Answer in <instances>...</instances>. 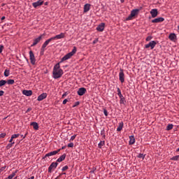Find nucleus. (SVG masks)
Wrapping results in <instances>:
<instances>
[{
    "label": "nucleus",
    "instance_id": "nucleus-1",
    "mask_svg": "<svg viewBox=\"0 0 179 179\" xmlns=\"http://www.w3.org/2000/svg\"><path fill=\"white\" fill-rule=\"evenodd\" d=\"M65 37V34L61 33L59 35H56L55 36H53L48 40H46L44 43L42 45V47L41 48V55H44V52L45 51V47L52 41V40H60V38H64Z\"/></svg>",
    "mask_w": 179,
    "mask_h": 179
},
{
    "label": "nucleus",
    "instance_id": "nucleus-2",
    "mask_svg": "<svg viewBox=\"0 0 179 179\" xmlns=\"http://www.w3.org/2000/svg\"><path fill=\"white\" fill-rule=\"evenodd\" d=\"M52 75L54 79H59L64 75V71L60 69L59 63H57L53 69Z\"/></svg>",
    "mask_w": 179,
    "mask_h": 179
},
{
    "label": "nucleus",
    "instance_id": "nucleus-3",
    "mask_svg": "<svg viewBox=\"0 0 179 179\" xmlns=\"http://www.w3.org/2000/svg\"><path fill=\"white\" fill-rule=\"evenodd\" d=\"M76 47L74 46L71 52L66 54L64 57L62 58L60 63L71 59L72 57H73V55H75V54H76Z\"/></svg>",
    "mask_w": 179,
    "mask_h": 179
},
{
    "label": "nucleus",
    "instance_id": "nucleus-4",
    "mask_svg": "<svg viewBox=\"0 0 179 179\" xmlns=\"http://www.w3.org/2000/svg\"><path fill=\"white\" fill-rule=\"evenodd\" d=\"M59 152H61V149H59L57 150H55V151H52L49 153H47L43 157V159H47V157H50V156H55V155H57V153H59Z\"/></svg>",
    "mask_w": 179,
    "mask_h": 179
},
{
    "label": "nucleus",
    "instance_id": "nucleus-5",
    "mask_svg": "<svg viewBox=\"0 0 179 179\" xmlns=\"http://www.w3.org/2000/svg\"><path fill=\"white\" fill-rule=\"evenodd\" d=\"M29 59L32 65L36 64V57H34V53L31 50L29 51Z\"/></svg>",
    "mask_w": 179,
    "mask_h": 179
},
{
    "label": "nucleus",
    "instance_id": "nucleus-6",
    "mask_svg": "<svg viewBox=\"0 0 179 179\" xmlns=\"http://www.w3.org/2000/svg\"><path fill=\"white\" fill-rule=\"evenodd\" d=\"M156 44H157V43H156V41H152L148 44H146L145 45V48H151V50H153V48H155V47H156Z\"/></svg>",
    "mask_w": 179,
    "mask_h": 179
},
{
    "label": "nucleus",
    "instance_id": "nucleus-7",
    "mask_svg": "<svg viewBox=\"0 0 179 179\" xmlns=\"http://www.w3.org/2000/svg\"><path fill=\"white\" fill-rule=\"evenodd\" d=\"M139 12L138 9H134L131 10L130 15L128 17L127 20H131L132 17L136 16L138 15V13Z\"/></svg>",
    "mask_w": 179,
    "mask_h": 179
},
{
    "label": "nucleus",
    "instance_id": "nucleus-8",
    "mask_svg": "<svg viewBox=\"0 0 179 179\" xmlns=\"http://www.w3.org/2000/svg\"><path fill=\"white\" fill-rule=\"evenodd\" d=\"M119 80H120L121 83H124L125 82V75L124 74V71L120 69V72L119 73Z\"/></svg>",
    "mask_w": 179,
    "mask_h": 179
},
{
    "label": "nucleus",
    "instance_id": "nucleus-9",
    "mask_svg": "<svg viewBox=\"0 0 179 179\" xmlns=\"http://www.w3.org/2000/svg\"><path fill=\"white\" fill-rule=\"evenodd\" d=\"M44 3V1L43 0H38L36 2L32 3V6L34 8H38V6H41Z\"/></svg>",
    "mask_w": 179,
    "mask_h": 179
},
{
    "label": "nucleus",
    "instance_id": "nucleus-10",
    "mask_svg": "<svg viewBox=\"0 0 179 179\" xmlns=\"http://www.w3.org/2000/svg\"><path fill=\"white\" fill-rule=\"evenodd\" d=\"M43 38V35H41L40 36H38V38L34 39V43L33 44L31 45V47H34V45H37V44H38V43L40 41H41V39Z\"/></svg>",
    "mask_w": 179,
    "mask_h": 179
},
{
    "label": "nucleus",
    "instance_id": "nucleus-11",
    "mask_svg": "<svg viewBox=\"0 0 179 179\" xmlns=\"http://www.w3.org/2000/svg\"><path fill=\"white\" fill-rule=\"evenodd\" d=\"M57 166H58L57 162H52L48 168V173H51V171H52V169H57Z\"/></svg>",
    "mask_w": 179,
    "mask_h": 179
},
{
    "label": "nucleus",
    "instance_id": "nucleus-12",
    "mask_svg": "<svg viewBox=\"0 0 179 179\" xmlns=\"http://www.w3.org/2000/svg\"><path fill=\"white\" fill-rule=\"evenodd\" d=\"M151 22L152 23H162V22H164V18L162 17H159L152 20Z\"/></svg>",
    "mask_w": 179,
    "mask_h": 179
},
{
    "label": "nucleus",
    "instance_id": "nucleus-13",
    "mask_svg": "<svg viewBox=\"0 0 179 179\" xmlns=\"http://www.w3.org/2000/svg\"><path fill=\"white\" fill-rule=\"evenodd\" d=\"M152 17H156L157 16V15H159V12L157 11V9L154 8L152 9L150 12Z\"/></svg>",
    "mask_w": 179,
    "mask_h": 179
},
{
    "label": "nucleus",
    "instance_id": "nucleus-14",
    "mask_svg": "<svg viewBox=\"0 0 179 179\" xmlns=\"http://www.w3.org/2000/svg\"><path fill=\"white\" fill-rule=\"evenodd\" d=\"M87 90L85 87H81L78 89V91L77 92L78 96H83L86 93Z\"/></svg>",
    "mask_w": 179,
    "mask_h": 179
},
{
    "label": "nucleus",
    "instance_id": "nucleus-15",
    "mask_svg": "<svg viewBox=\"0 0 179 179\" xmlns=\"http://www.w3.org/2000/svg\"><path fill=\"white\" fill-rule=\"evenodd\" d=\"M44 99H47V93H43L38 96V101H43Z\"/></svg>",
    "mask_w": 179,
    "mask_h": 179
},
{
    "label": "nucleus",
    "instance_id": "nucleus-16",
    "mask_svg": "<svg viewBox=\"0 0 179 179\" xmlns=\"http://www.w3.org/2000/svg\"><path fill=\"white\" fill-rule=\"evenodd\" d=\"M106 26V24L101 23L98 27H96L97 31H103L104 30V27Z\"/></svg>",
    "mask_w": 179,
    "mask_h": 179
},
{
    "label": "nucleus",
    "instance_id": "nucleus-17",
    "mask_svg": "<svg viewBox=\"0 0 179 179\" xmlns=\"http://www.w3.org/2000/svg\"><path fill=\"white\" fill-rule=\"evenodd\" d=\"M22 94H24V96H31V94H33V91L31 90H24L22 91Z\"/></svg>",
    "mask_w": 179,
    "mask_h": 179
},
{
    "label": "nucleus",
    "instance_id": "nucleus-18",
    "mask_svg": "<svg viewBox=\"0 0 179 179\" xmlns=\"http://www.w3.org/2000/svg\"><path fill=\"white\" fill-rule=\"evenodd\" d=\"M169 40H171V41H176V40L177 39V36L176 35V34H171L169 36Z\"/></svg>",
    "mask_w": 179,
    "mask_h": 179
},
{
    "label": "nucleus",
    "instance_id": "nucleus-19",
    "mask_svg": "<svg viewBox=\"0 0 179 179\" xmlns=\"http://www.w3.org/2000/svg\"><path fill=\"white\" fill-rule=\"evenodd\" d=\"M66 157V154H63L62 156L59 157V159H57V162L58 163H61V162H64V160H65Z\"/></svg>",
    "mask_w": 179,
    "mask_h": 179
},
{
    "label": "nucleus",
    "instance_id": "nucleus-20",
    "mask_svg": "<svg viewBox=\"0 0 179 179\" xmlns=\"http://www.w3.org/2000/svg\"><path fill=\"white\" fill-rule=\"evenodd\" d=\"M31 126L33 127L35 131H38V124L36 122H33L31 123Z\"/></svg>",
    "mask_w": 179,
    "mask_h": 179
},
{
    "label": "nucleus",
    "instance_id": "nucleus-21",
    "mask_svg": "<svg viewBox=\"0 0 179 179\" xmlns=\"http://www.w3.org/2000/svg\"><path fill=\"white\" fill-rule=\"evenodd\" d=\"M90 10V4L87 3L84 6V12L86 13V12H89Z\"/></svg>",
    "mask_w": 179,
    "mask_h": 179
},
{
    "label": "nucleus",
    "instance_id": "nucleus-22",
    "mask_svg": "<svg viewBox=\"0 0 179 179\" xmlns=\"http://www.w3.org/2000/svg\"><path fill=\"white\" fill-rule=\"evenodd\" d=\"M124 127V122H121L119 123V125L117 127V131L120 132V131H122V128Z\"/></svg>",
    "mask_w": 179,
    "mask_h": 179
},
{
    "label": "nucleus",
    "instance_id": "nucleus-23",
    "mask_svg": "<svg viewBox=\"0 0 179 179\" xmlns=\"http://www.w3.org/2000/svg\"><path fill=\"white\" fill-rule=\"evenodd\" d=\"M129 145H134V143H135V137H134V136H129Z\"/></svg>",
    "mask_w": 179,
    "mask_h": 179
},
{
    "label": "nucleus",
    "instance_id": "nucleus-24",
    "mask_svg": "<svg viewBox=\"0 0 179 179\" xmlns=\"http://www.w3.org/2000/svg\"><path fill=\"white\" fill-rule=\"evenodd\" d=\"M120 99V104H124L125 103V98L124 97L123 95H120V96H119Z\"/></svg>",
    "mask_w": 179,
    "mask_h": 179
},
{
    "label": "nucleus",
    "instance_id": "nucleus-25",
    "mask_svg": "<svg viewBox=\"0 0 179 179\" xmlns=\"http://www.w3.org/2000/svg\"><path fill=\"white\" fill-rule=\"evenodd\" d=\"M9 75H10V71H9V69H6L4 71V76H6V78H8V76H9Z\"/></svg>",
    "mask_w": 179,
    "mask_h": 179
},
{
    "label": "nucleus",
    "instance_id": "nucleus-26",
    "mask_svg": "<svg viewBox=\"0 0 179 179\" xmlns=\"http://www.w3.org/2000/svg\"><path fill=\"white\" fill-rule=\"evenodd\" d=\"M17 173V171L15 172H13L11 175L8 176V179H12L15 176H16V173Z\"/></svg>",
    "mask_w": 179,
    "mask_h": 179
},
{
    "label": "nucleus",
    "instance_id": "nucleus-27",
    "mask_svg": "<svg viewBox=\"0 0 179 179\" xmlns=\"http://www.w3.org/2000/svg\"><path fill=\"white\" fill-rule=\"evenodd\" d=\"M6 84V80H0V87H2V86H5Z\"/></svg>",
    "mask_w": 179,
    "mask_h": 179
},
{
    "label": "nucleus",
    "instance_id": "nucleus-28",
    "mask_svg": "<svg viewBox=\"0 0 179 179\" xmlns=\"http://www.w3.org/2000/svg\"><path fill=\"white\" fill-rule=\"evenodd\" d=\"M6 83H8V85H14L15 84V80H12V79L8 80L6 81Z\"/></svg>",
    "mask_w": 179,
    "mask_h": 179
},
{
    "label": "nucleus",
    "instance_id": "nucleus-29",
    "mask_svg": "<svg viewBox=\"0 0 179 179\" xmlns=\"http://www.w3.org/2000/svg\"><path fill=\"white\" fill-rule=\"evenodd\" d=\"M173 124H168V126L166 127V131H171V129H173Z\"/></svg>",
    "mask_w": 179,
    "mask_h": 179
},
{
    "label": "nucleus",
    "instance_id": "nucleus-30",
    "mask_svg": "<svg viewBox=\"0 0 179 179\" xmlns=\"http://www.w3.org/2000/svg\"><path fill=\"white\" fill-rule=\"evenodd\" d=\"M104 145H105V142H104V141H101V142L98 144V146H99V148L100 149H101V147H102V146H104Z\"/></svg>",
    "mask_w": 179,
    "mask_h": 179
},
{
    "label": "nucleus",
    "instance_id": "nucleus-31",
    "mask_svg": "<svg viewBox=\"0 0 179 179\" xmlns=\"http://www.w3.org/2000/svg\"><path fill=\"white\" fill-rule=\"evenodd\" d=\"M171 160H173L175 162H177V160H179V155H176L171 158Z\"/></svg>",
    "mask_w": 179,
    "mask_h": 179
},
{
    "label": "nucleus",
    "instance_id": "nucleus-32",
    "mask_svg": "<svg viewBox=\"0 0 179 179\" xmlns=\"http://www.w3.org/2000/svg\"><path fill=\"white\" fill-rule=\"evenodd\" d=\"M13 145H15V142L8 144V145L6 146V149H10V148H12V146H13Z\"/></svg>",
    "mask_w": 179,
    "mask_h": 179
},
{
    "label": "nucleus",
    "instance_id": "nucleus-33",
    "mask_svg": "<svg viewBox=\"0 0 179 179\" xmlns=\"http://www.w3.org/2000/svg\"><path fill=\"white\" fill-rule=\"evenodd\" d=\"M137 157H138L139 159H145V155L143 154H139Z\"/></svg>",
    "mask_w": 179,
    "mask_h": 179
},
{
    "label": "nucleus",
    "instance_id": "nucleus-34",
    "mask_svg": "<svg viewBox=\"0 0 179 179\" xmlns=\"http://www.w3.org/2000/svg\"><path fill=\"white\" fill-rule=\"evenodd\" d=\"M19 136H20V134H13V136H12V138H19Z\"/></svg>",
    "mask_w": 179,
    "mask_h": 179
},
{
    "label": "nucleus",
    "instance_id": "nucleus-35",
    "mask_svg": "<svg viewBox=\"0 0 179 179\" xmlns=\"http://www.w3.org/2000/svg\"><path fill=\"white\" fill-rule=\"evenodd\" d=\"M80 103L79 101H77L75 103V104L73 106V108H75V107H78Z\"/></svg>",
    "mask_w": 179,
    "mask_h": 179
},
{
    "label": "nucleus",
    "instance_id": "nucleus-36",
    "mask_svg": "<svg viewBox=\"0 0 179 179\" xmlns=\"http://www.w3.org/2000/svg\"><path fill=\"white\" fill-rule=\"evenodd\" d=\"M117 95L119 96H122V94H121V90H120V88H117Z\"/></svg>",
    "mask_w": 179,
    "mask_h": 179
},
{
    "label": "nucleus",
    "instance_id": "nucleus-37",
    "mask_svg": "<svg viewBox=\"0 0 179 179\" xmlns=\"http://www.w3.org/2000/svg\"><path fill=\"white\" fill-rule=\"evenodd\" d=\"M152 36H148L147 38H146V41H150V40H152Z\"/></svg>",
    "mask_w": 179,
    "mask_h": 179
},
{
    "label": "nucleus",
    "instance_id": "nucleus-38",
    "mask_svg": "<svg viewBox=\"0 0 179 179\" xmlns=\"http://www.w3.org/2000/svg\"><path fill=\"white\" fill-rule=\"evenodd\" d=\"M68 169H69L68 166H64V167L62 169V171H65L66 170H68Z\"/></svg>",
    "mask_w": 179,
    "mask_h": 179
},
{
    "label": "nucleus",
    "instance_id": "nucleus-39",
    "mask_svg": "<svg viewBox=\"0 0 179 179\" xmlns=\"http://www.w3.org/2000/svg\"><path fill=\"white\" fill-rule=\"evenodd\" d=\"M103 114H104V115H106V117H107V115H108V112H107V110L104 109Z\"/></svg>",
    "mask_w": 179,
    "mask_h": 179
},
{
    "label": "nucleus",
    "instance_id": "nucleus-40",
    "mask_svg": "<svg viewBox=\"0 0 179 179\" xmlns=\"http://www.w3.org/2000/svg\"><path fill=\"white\" fill-rule=\"evenodd\" d=\"M5 136H6V134H5V133H3V134H0V138H5Z\"/></svg>",
    "mask_w": 179,
    "mask_h": 179
},
{
    "label": "nucleus",
    "instance_id": "nucleus-41",
    "mask_svg": "<svg viewBox=\"0 0 179 179\" xmlns=\"http://www.w3.org/2000/svg\"><path fill=\"white\" fill-rule=\"evenodd\" d=\"M68 148H73V143H70L68 144Z\"/></svg>",
    "mask_w": 179,
    "mask_h": 179
},
{
    "label": "nucleus",
    "instance_id": "nucleus-42",
    "mask_svg": "<svg viewBox=\"0 0 179 179\" xmlns=\"http://www.w3.org/2000/svg\"><path fill=\"white\" fill-rule=\"evenodd\" d=\"M101 135H102L103 138H106V134H104V129L101 131Z\"/></svg>",
    "mask_w": 179,
    "mask_h": 179
},
{
    "label": "nucleus",
    "instance_id": "nucleus-43",
    "mask_svg": "<svg viewBox=\"0 0 179 179\" xmlns=\"http://www.w3.org/2000/svg\"><path fill=\"white\" fill-rule=\"evenodd\" d=\"M75 138H76V135H74V136H72L70 138V141H74L75 140Z\"/></svg>",
    "mask_w": 179,
    "mask_h": 179
},
{
    "label": "nucleus",
    "instance_id": "nucleus-44",
    "mask_svg": "<svg viewBox=\"0 0 179 179\" xmlns=\"http://www.w3.org/2000/svg\"><path fill=\"white\" fill-rule=\"evenodd\" d=\"M3 51V45H0V54Z\"/></svg>",
    "mask_w": 179,
    "mask_h": 179
},
{
    "label": "nucleus",
    "instance_id": "nucleus-45",
    "mask_svg": "<svg viewBox=\"0 0 179 179\" xmlns=\"http://www.w3.org/2000/svg\"><path fill=\"white\" fill-rule=\"evenodd\" d=\"M66 103H68V99H66L63 101V104H66Z\"/></svg>",
    "mask_w": 179,
    "mask_h": 179
},
{
    "label": "nucleus",
    "instance_id": "nucleus-46",
    "mask_svg": "<svg viewBox=\"0 0 179 179\" xmlns=\"http://www.w3.org/2000/svg\"><path fill=\"white\" fill-rule=\"evenodd\" d=\"M4 93L5 92L0 90V96H2Z\"/></svg>",
    "mask_w": 179,
    "mask_h": 179
},
{
    "label": "nucleus",
    "instance_id": "nucleus-47",
    "mask_svg": "<svg viewBox=\"0 0 179 179\" xmlns=\"http://www.w3.org/2000/svg\"><path fill=\"white\" fill-rule=\"evenodd\" d=\"M13 139L14 138H12V136H11V138H10V141H9V142H10V143H13Z\"/></svg>",
    "mask_w": 179,
    "mask_h": 179
},
{
    "label": "nucleus",
    "instance_id": "nucleus-48",
    "mask_svg": "<svg viewBox=\"0 0 179 179\" xmlns=\"http://www.w3.org/2000/svg\"><path fill=\"white\" fill-rule=\"evenodd\" d=\"M62 97H66V92H65L64 94H62Z\"/></svg>",
    "mask_w": 179,
    "mask_h": 179
},
{
    "label": "nucleus",
    "instance_id": "nucleus-49",
    "mask_svg": "<svg viewBox=\"0 0 179 179\" xmlns=\"http://www.w3.org/2000/svg\"><path fill=\"white\" fill-rule=\"evenodd\" d=\"M96 43H97V40H95V41H93L94 44H96Z\"/></svg>",
    "mask_w": 179,
    "mask_h": 179
},
{
    "label": "nucleus",
    "instance_id": "nucleus-50",
    "mask_svg": "<svg viewBox=\"0 0 179 179\" xmlns=\"http://www.w3.org/2000/svg\"><path fill=\"white\" fill-rule=\"evenodd\" d=\"M64 149H65V146H63V147H62V148L60 149V150H64Z\"/></svg>",
    "mask_w": 179,
    "mask_h": 179
},
{
    "label": "nucleus",
    "instance_id": "nucleus-51",
    "mask_svg": "<svg viewBox=\"0 0 179 179\" xmlns=\"http://www.w3.org/2000/svg\"><path fill=\"white\" fill-rule=\"evenodd\" d=\"M28 179H34V176H31V178H29Z\"/></svg>",
    "mask_w": 179,
    "mask_h": 179
},
{
    "label": "nucleus",
    "instance_id": "nucleus-52",
    "mask_svg": "<svg viewBox=\"0 0 179 179\" xmlns=\"http://www.w3.org/2000/svg\"><path fill=\"white\" fill-rule=\"evenodd\" d=\"M4 19H5V16L1 17V20H4Z\"/></svg>",
    "mask_w": 179,
    "mask_h": 179
},
{
    "label": "nucleus",
    "instance_id": "nucleus-53",
    "mask_svg": "<svg viewBox=\"0 0 179 179\" xmlns=\"http://www.w3.org/2000/svg\"><path fill=\"white\" fill-rule=\"evenodd\" d=\"M45 5H48V2H45Z\"/></svg>",
    "mask_w": 179,
    "mask_h": 179
},
{
    "label": "nucleus",
    "instance_id": "nucleus-54",
    "mask_svg": "<svg viewBox=\"0 0 179 179\" xmlns=\"http://www.w3.org/2000/svg\"><path fill=\"white\" fill-rule=\"evenodd\" d=\"M176 152H179V148L176 150Z\"/></svg>",
    "mask_w": 179,
    "mask_h": 179
},
{
    "label": "nucleus",
    "instance_id": "nucleus-55",
    "mask_svg": "<svg viewBox=\"0 0 179 179\" xmlns=\"http://www.w3.org/2000/svg\"><path fill=\"white\" fill-rule=\"evenodd\" d=\"M178 30H179V25L178 26Z\"/></svg>",
    "mask_w": 179,
    "mask_h": 179
},
{
    "label": "nucleus",
    "instance_id": "nucleus-56",
    "mask_svg": "<svg viewBox=\"0 0 179 179\" xmlns=\"http://www.w3.org/2000/svg\"><path fill=\"white\" fill-rule=\"evenodd\" d=\"M23 138H26V135Z\"/></svg>",
    "mask_w": 179,
    "mask_h": 179
},
{
    "label": "nucleus",
    "instance_id": "nucleus-57",
    "mask_svg": "<svg viewBox=\"0 0 179 179\" xmlns=\"http://www.w3.org/2000/svg\"><path fill=\"white\" fill-rule=\"evenodd\" d=\"M63 174H66V173H64Z\"/></svg>",
    "mask_w": 179,
    "mask_h": 179
},
{
    "label": "nucleus",
    "instance_id": "nucleus-58",
    "mask_svg": "<svg viewBox=\"0 0 179 179\" xmlns=\"http://www.w3.org/2000/svg\"><path fill=\"white\" fill-rule=\"evenodd\" d=\"M0 173H1V170H0Z\"/></svg>",
    "mask_w": 179,
    "mask_h": 179
},
{
    "label": "nucleus",
    "instance_id": "nucleus-59",
    "mask_svg": "<svg viewBox=\"0 0 179 179\" xmlns=\"http://www.w3.org/2000/svg\"><path fill=\"white\" fill-rule=\"evenodd\" d=\"M6 179H8V178H6Z\"/></svg>",
    "mask_w": 179,
    "mask_h": 179
}]
</instances>
